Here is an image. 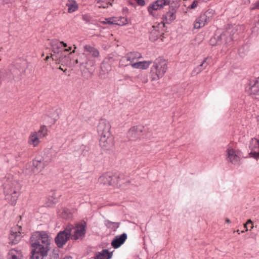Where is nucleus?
I'll return each mask as SVG.
<instances>
[{
	"label": "nucleus",
	"instance_id": "nucleus-1",
	"mask_svg": "<svg viewBox=\"0 0 259 259\" xmlns=\"http://www.w3.org/2000/svg\"><path fill=\"white\" fill-rule=\"evenodd\" d=\"M1 182L5 200L10 205H15L20 194V184L11 174L6 175Z\"/></svg>",
	"mask_w": 259,
	"mask_h": 259
},
{
	"label": "nucleus",
	"instance_id": "nucleus-2",
	"mask_svg": "<svg viewBox=\"0 0 259 259\" xmlns=\"http://www.w3.org/2000/svg\"><path fill=\"white\" fill-rule=\"evenodd\" d=\"M51 238L45 231H37L34 233L30 238L32 247H37L39 249L42 250L46 253L50 250Z\"/></svg>",
	"mask_w": 259,
	"mask_h": 259
},
{
	"label": "nucleus",
	"instance_id": "nucleus-3",
	"mask_svg": "<svg viewBox=\"0 0 259 259\" xmlns=\"http://www.w3.org/2000/svg\"><path fill=\"white\" fill-rule=\"evenodd\" d=\"M167 69L166 61L162 57L156 58L150 68V79L151 81L158 80L165 74Z\"/></svg>",
	"mask_w": 259,
	"mask_h": 259
},
{
	"label": "nucleus",
	"instance_id": "nucleus-4",
	"mask_svg": "<svg viewBox=\"0 0 259 259\" xmlns=\"http://www.w3.org/2000/svg\"><path fill=\"white\" fill-rule=\"evenodd\" d=\"M86 226L85 222L77 224L75 226L71 224L68 225L66 227L70 229V239L73 240L82 239L86 233Z\"/></svg>",
	"mask_w": 259,
	"mask_h": 259
},
{
	"label": "nucleus",
	"instance_id": "nucleus-5",
	"mask_svg": "<svg viewBox=\"0 0 259 259\" xmlns=\"http://www.w3.org/2000/svg\"><path fill=\"white\" fill-rule=\"evenodd\" d=\"M11 70L15 81H18L21 80L25 74L26 61L22 60L20 63H16Z\"/></svg>",
	"mask_w": 259,
	"mask_h": 259
},
{
	"label": "nucleus",
	"instance_id": "nucleus-6",
	"mask_svg": "<svg viewBox=\"0 0 259 259\" xmlns=\"http://www.w3.org/2000/svg\"><path fill=\"white\" fill-rule=\"evenodd\" d=\"M142 58V54L138 52H131L127 53L124 57H122L120 60L119 64L121 66H127L131 65L132 66L133 63H135L137 61Z\"/></svg>",
	"mask_w": 259,
	"mask_h": 259
},
{
	"label": "nucleus",
	"instance_id": "nucleus-7",
	"mask_svg": "<svg viewBox=\"0 0 259 259\" xmlns=\"http://www.w3.org/2000/svg\"><path fill=\"white\" fill-rule=\"evenodd\" d=\"M234 29L229 28L223 33H222L220 36H218V40L216 42L214 41L216 40V38L214 37L211 38L210 42L212 46L219 45L220 44L222 40L224 42L225 45H227L231 42L233 40V35L231 34V33L234 31Z\"/></svg>",
	"mask_w": 259,
	"mask_h": 259
},
{
	"label": "nucleus",
	"instance_id": "nucleus-8",
	"mask_svg": "<svg viewBox=\"0 0 259 259\" xmlns=\"http://www.w3.org/2000/svg\"><path fill=\"white\" fill-rule=\"evenodd\" d=\"M119 177L110 172H107L103 174L99 178V183L104 185L118 186L120 185Z\"/></svg>",
	"mask_w": 259,
	"mask_h": 259
},
{
	"label": "nucleus",
	"instance_id": "nucleus-9",
	"mask_svg": "<svg viewBox=\"0 0 259 259\" xmlns=\"http://www.w3.org/2000/svg\"><path fill=\"white\" fill-rule=\"evenodd\" d=\"M246 90L249 95L259 100V76L249 80Z\"/></svg>",
	"mask_w": 259,
	"mask_h": 259
},
{
	"label": "nucleus",
	"instance_id": "nucleus-10",
	"mask_svg": "<svg viewBox=\"0 0 259 259\" xmlns=\"http://www.w3.org/2000/svg\"><path fill=\"white\" fill-rule=\"evenodd\" d=\"M67 227L63 231H60L55 238V241L57 246L59 247H62L70 238L69 235V230Z\"/></svg>",
	"mask_w": 259,
	"mask_h": 259
},
{
	"label": "nucleus",
	"instance_id": "nucleus-11",
	"mask_svg": "<svg viewBox=\"0 0 259 259\" xmlns=\"http://www.w3.org/2000/svg\"><path fill=\"white\" fill-rule=\"evenodd\" d=\"M166 0H156L151 3L147 7V11L150 15L153 17L156 16L155 11L162 9L164 6L168 5Z\"/></svg>",
	"mask_w": 259,
	"mask_h": 259
},
{
	"label": "nucleus",
	"instance_id": "nucleus-12",
	"mask_svg": "<svg viewBox=\"0 0 259 259\" xmlns=\"http://www.w3.org/2000/svg\"><path fill=\"white\" fill-rule=\"evenodd\" d=\"M227 159L233 164L239 163L241 157V153L239 150H235L231 147H229L227 150Z\"/></svg>",
	"mask_w": 259,
	"mask_h": 259
},
{
	"label": "nucleus",
	"instance_id": "nucleus-13",
	"mask_svg": "<svg viewBox=\"0 0 259 259\" xmlns=\"http://www.w3.org/2000/svg\"><path fill=\"white\" fill-rule=\"evenodd\" d=\"M99 144L104 150L111 149L114 146V138L111 134L99 136Z\"/></svg>",
	"mask_w": 259,
	"mask_h": 259
},
{
	"label": "nucleus",
	"instance_id": "nucleus-14",
	"mask_svg": "<svg viewBox=\"0 0 259 259\" xmlns=\"http://www.w3.org/2000/svg\"><path fill=\"white\" fill-rule=\"evenodd\" d=\"M22 227L19 225H16L12 227L10 230L9 239L12 244H17L22 238Z\"/></svg>",
	"mask_w": 259,
	"mask_h": 259
},
{
	"label": "nucleus",
	"instance_id": "nucleus-15",
	"mask_svg": "<svg viewBox=\"0 0 259 259\" xmlns=\"http://www.w3.org/2000/svg\"><path fill=\"white\" fill-rule=\"evenodd\" d=\"M111 125L108 121L102 119L99 121L97 126V132L99 136L108 135L110 133Z\"/></svg>",
	"mask_w": 259,
	"mask_h": 259
},
{
	"label": "nucleus",
	"instance_id": "nucleus-16",
	"mask_svg": "<svg viewBox=\"0 0 259 259\" xmlns=\"http://www.w3.org/2000/svg\"><path fill=\"white\" fill-rule=\"evenodd\" d=\"M210 14V12L207 11L205 13L200 15L195 20L194 24V28L199 29L204 26L211 19L208 16Z\"/></svg>",
	"mask_w": 259,
	"mask_h": 259
},
{
	"label": "nucleus",
	"instance_id": "nucleus-17",
	"mask_svg": "<svg viewBox=\"0 0 259 259\" xmlns=\"http://www.w3.org/2000/svg\"><path fill=\"white\" fill-rule=\"evenodd\" d=\"M144 130V126L137 125L132 127L128 132V137L131 140H135L140 137Z\"/></svg>",
	"mask_w": 259,
	"mask_h": 259
},
{
	"label": "nucleus",
	"instance_id": "nucleus-18",
	"mask_svg": "<svg viewBox=\"0 0 259 259\" xmlns=\"http://www.w3.org/2000/svg\"><path fill=\"white\" fill-rule=\"evenodd\" d=\"M51 46L52 51L54 54H62L63 52V47H67V45L63 41H60L57 39H53L51 41Z\"/></svg>",
	"mask_w": 259,
	"mask_h": 259
},
{
	"label": "nucleus",
	"instance_id": "nucleus-19",
	"mask_svg": "<svg viewBox=\"0 0 259 259\" xmlns=\"http://www.w3.org/2000/svg\"><path fill=\"white\" fill-rule=\"evenodd\" d=\"M249 148L251 150L250 154L255 158H259V140L255 138L252 139Z\"/></svg>",
	"mask_w": 259,
	"mask_h": 259
},
{
	"label": "nucleus",
	"instance_id": "nucleus-20",
	"mask_svg": "<svg viewBox=\"0 0 259 259\" xmlns=\"http://www.w3.org/2000/svg\"><path fill=\"white\" fill-rule=\"evenodd\" d=\"M126 239L127 234L125 233H123L120 235H117L112 241L111 245L113 248H117L124 243Z\"/></svg>",
	"mask_w": 259,
	"mask_h": 259
},
{
	"label": "nucleus",
	"instance_id": "nucleus-21",
	"mask_svg": "<svg viewBox=\"0 0 259 259\" xmlns=\"http://www.w3.org/2000/svg\"><path fill=\"white\" fill-rule=\"evenodd\" d=\"M176 11L174 9H170L162 16V22L163 24H170L176 19Z\"/></svg>",
	"mask_w": 259,
	"mask_h": 259
},
{
	"label": "nucleus",
	"instance_id": "nucleus-22",
	"mask_svg": "<svg viewBox=\"0 0 259 259\" xmlns=\"http://www.w3.org/2000/svg\"><path fill=\"white\" fill-rule=\"evenodd\" d=\"M31 251V256L30 259H43V258L48 255V252L44 253L42 250L39 249L37 247H32Z\"/></svg>",
	"mask_w": 259,
	"mask_h": 259
},
{
	"label": "nucleus",
	"instance_id": "nucleus-23",
	"mask_svg": "<svg viewBox=\"0 0 259 259\" xmlns=\"http://www.w3.org/2000/svg\"><path fill=\"white\" fill-rule=\"evenodd\" d=\"M40 138L36 135V131L32 132L29 136L28 143L33 147H37L40 143Z\"/></svg>",
	"mask_w": 259,
	"mask_h": 259
},
{
	"label": "nucleus",
	"instance_id": "nucleus-24",
	"mask_svg": "<svg viewBox=\"0 0 259 259\" xmlns=\"http://www.w3.org/2000/svg\"><path fill=\"white\" fill-rule=\"evenodd\" d=\"M208 57L205 58L202 63L198 66L194 68L192 71V75L194 76L200 73L208 65V63L206 62Z\"/></svg>",
	"mask_w": 259,
	"mask_h": 259
},
{
	"label": "nucleus",
	"instance_id": "nucleus-25",
	"mask_svg": "<svg viewBox=\"0 0 259 259\" xmlns=\"http://www.w3.org/2000/svg\"><path fill=\"white\" fill-rule=\"evenodd\" d=\"M151 63V61H139L133 63L132 67L136 69H146L149 68Z\"/></svg>",
	"mask_w": 259,
	"mask_h": 259
},
{
	"label": "nucleus",
	"instance_id": "nucleus-26",
	"mask_svg": "<svg viewBox=\"0 0 259 259\" xmlns=\"http://www.w3.org/2000/svg\"><path fill=\"white\" fill-rule=\"evenodd\" d=\"M84 51L93 57H98L99 56V51L90 45H86L84 46Z\"/></svg>",
	"mask_w": 259,
	"mask_h": 259
},
{
	"label": "nucleus",
	"instance_id": "nucleus-27",
	"mask_svg": "<svg viewBox=\"0 0 259 259\" xmlns=\"http://www.w3.org/2000/svg\"><path fill=\"white\" fill-rule=\"evenodd\" d=\"M46 165V162L41 159H35L33 161V165L38 172L41 171L45 168Z\"/></svg>",
	"mask_w": 259,
	"mask_h": 259
},
{
	"label": "nucleus",
	"instance_id": "nucleus-28",
	"mask_svg": "<svg viewBox=\"0 0 259 259\" xmlns=\"http://www.w3.org/2000/svg\"><path fill=\"white\" fill-rule=\"evenodd\" d=\"M112 255V252H109L107 249H103L97 253L95 259H110Z\"/></svg>",
	"mask_w": 259,
	"mask_h": 259
},
{
	"label": "nucleus",
	"instance_id": "nucleus-29",
	"mask_svg": "<svg viewBox=\"0 0 259 259\" xmlns=\"http://www.w3.org/2000/svg\"><path fill=\"white\" fill-rule=\"evenodd\" d=\"M22 254L20 250L12 249L8 253V259H22Z\"/></svg>",
	"mask_w": 259,
	"mask_h": 259
},
{
	"label": "nucleus",
	"instance_id": "nucleus-30",
	"mask_svg": "<svg viewBox=\"0 0 259 259\" xmlns=\"http://www.w3.org/2000/svg\"><path fill=\"white\" fill-rule=\"evenodd\" d=\"M66 6L68 7V12L72 13L78 9V6L75 0H67Z\"/></svg>",
	"mask_w": 259,
	"mask_h": 259
},
{
	"label": "nucleus",
	"instance_id": "nucleus-31",
	"mask_svg": "<svg viewBox=\"0 0 259 259\" xmlns=\"http://www.w3.org/2000/svg\"><path fill=\"white\" fill-rule=\"evenodd\" d=\"M123 21L119 22V20L113 19V18H109L105 19L103 23L105 24H115L117 25H123L126 23L127 20L124 18H122Z\"/></svg>",
	"mask_w": 259,
	"mask_h": 259
},
{
	"label": "nucleus",
	"instance_id": "nucleus-32",
	"mask_svg": "<svg viewBox=\"0 0 259 259\" xmlns=\"http://www.w3.org/2000/svg\"><path fill=\"white\" fill-rule=\"evenodd\" d=\"M36 133V135L40 139H42L48 135V128L46 125H41Z\"/></svg>",
	"mask_w": 259,
	"mask_h": 259
},
{
	"label": "nucleus",
	"instance_id": "nucleus-33",
	"mask_svg": "<svg viewBox=\"0 0 259 259\" xmlns=\"http://www.w3.org/2000/svg\"><path fill=\"white\" fill-rule=\"evenodd\" d=\"M99 8H106L111 5V1L113 0H96Z\"/></svg>",
	"mask_w": 259,
	"mask_h": 259
},
{
	"label": "nucleus",
	"instance_id": "nucleus-34",
	"mask_svg": "<svg viewBox=\"0 0 259 259\" xmlns=\"http://www.w3.org/2000/svg\"><path fill=\"white\" fill-rule=\"evenodd\" d=\"M104 224L108 228H110L114 230L117 229L120 225L119 223L111 222L108 220L104 221Z\"/></svg>",
	"mask_w": 259,
	"mask_h": 259
},
{
	"label": "nucleus",
	"instance_id": "nucleus-35",
	"mask_svg": "<svg viewBox=\"0 0 259 259\" xmlns=\"http://www.w3.org/2000/svg\"><path fill=\"white\" fill-rule=\"evenodd\" d=\"M254 26L252 27V32L257 34L259 32V16L255 17L254 22Z\"/></svg>",
	"mask_w": 259,
	"mask_h": 259
},
{
	"label": "nucleus",
	"instance_id": "nucleus-36",
	"mask_svg": "<svg viewBox=\"0 0 259 259\" xmlns=\"http://www.w3.org/2000/svg\"><path fill=\"white\" fill-rule=\"evenodd\" d=\"M258 9L259 10V0L256 2L250 8L251 10Z\"/></svg>",
	"mask_w": 259,
	"mask_h": 259
},
{
	"label": "nucleus",
	"instance_id": "nucleus-37",
	"mask_svg": "<svg viewBox=\"0 0 259 259\" xmlns=\"http://www.w3.org/2000/svg\"><path fill=\"white\" fill-rule=\"evenodd\" d=\"M198 2L197 1H194L192 4L189 6V8L191 9L196 8L198 6Z\"/></svg>",
	"mask_w": 259,
	"mask_h": 259
},
{
	"label": "nucleus",
	"instance_id": "nucleus-38",
	"mask_svg": "<svg viewBox=\"0 0 259 259\" xmlns=\"http://www.w3.org/2000/svg\"><path fill=\"white\" fill-rule=\"evenodd\" d=\"M136 2L139 6H144L145 5V2L144 0H137Z\"/></svg>",
	"mask_w": 259,
	"mask_h": 259
},
{
	"label": "nucleus",
	"instance_id": "nucleus-39",
	"mask_svg": "<svg viewBox=\"0 0 259 259\" xmlns=\"http://www.w3.org/2000/svg\"><path fill=\"white\" fill-rule=\"evenodd\" d=\"M245 48H246V51H247V50H248V46L247 45H244V46H243L241 48H240L239 49V53L240 54H241V53L245 54V52L244 53V52H243V51H242V50H243Z\"/></svg>",
	"mask_w": 259,
	"mask_h": 259
},
{
	"label": "nucleus",
	"instance_id": "nucleus-40",
	"mask_svg": "<svg viewBox=\"0 0 259 259\" xmlns=\"http://www.w3.org/2000/svg\"><path fill=\"white\" fill-rule=\"evenodd\" d=\"M15 1L16 0H3V2L6 4H12L13 3L15 2Z\"/></svg>",
	"mask_w": 259,
	"mask_h": 259
},
{
	"label": "nucleus",
	"instance_id": "nucleus-41",
	"mask_svg": "<svg viewBox=\"0 0 259 259\" xmlns=\"http://www.w3.org/2000/svg\"><path fill=\"white\" fill-rule=\"evenodd\" d=\"M51 57L52 58L53 60H56L57 61L58 60V59L57 58V56L54 54H52L51 55Z\"/></svg>",
	"mask_w": 259,
	"mask_h": 259
},
{
	"label": "nucleus",
	"instance_id": "nucleus-42",
	"mask_svg": "<svg viewBox=\"0 0 259 259\" xmlns=\"http://www.w3.org/2000/svg\"><path fill=\"white\" fill-rule=\"evenodd\" d=\"M71 47H69L68 48L66 49H63V51L64 52H69L70 50H71Z\"/></svg>",
	"mask_w": 259,
	"mask_h": 259
},
{
	"label": "nucleus",
	"instance_id": "nucleus-43",
	"mask_svg": "<svg viewBox=\"0 0 259 259\" xmlns=\"http://www.w3.org/2000/svg\"><path fill=\"white\" fill-rule=\"evenodd\" d=\"M142 81L143 83H147L148 82V78L147 77H144Z\"/></svg>",
	"mask_w": 259,
	"mask_h": 259
},
{
	"label": "nucleus",
	"instance_id": "nucleus-44",
	"mask_svg": "<svg viewBox=\"0 0 259 259\" xmlns=\"http://www.w3.org/2000/svg\"><path fill=\"white\" fill-rule=\"evenodd\" d=\"M246 223L247 224V225H248L249 224L252 225V222L251 221V220H248Z\"/></svg>",
	"mask_w": 259,
	"mask_h": 259
},
{
	"label": "nucleus",
	"instance_id": "nucleus-45",
	"mask_svg": "<svg viewBox=\"0 0 259 259\" xmlns=\"http://www.w3.org/2000/svg\"><path fill=\"white\" fill-rule=\"evenodd\" d=\"M247 224L245 223L244 225V227L246 228V230H245V231H248V229L247 228Z\"/></svg>",
	"mask_w": 259,
	"mask_h": 259
},
{
	"label": "nucleus",
	"instance_id": "nucleus-46",
	"mask_svg": "<svg viewBox=\"0 0 259 259\" xmlns=\"http://www.w3.org/2000/svg\"><path fill=\"white\" fill-rule=\"evenodd\" d=\"M226 222L227 223H230L231 222V221H230V219H226Z\"/></svg>",
	"mask_w": 259,
	"mask_h": 259
},
{
	"label": "nucleus",
	"instance_id": "nucleus-47",
	"mask_svg": "<svg viewBox=\"0 0 259 259\" xmlns=\"http://www.w3.org/2000/svg\"><path fill=\"white\" fill-rule=\"evenodd\" d=\"M63 259H72V258L70 256H66Z\"/></svg>",
	"mask_w": 259,
	"mask_h": 259
},
{
	"label": "nucleus",
	"instance_id": "nucleus-48",
	"mask_svg": "<svg viewBox=\"0 0 259 259\" xmlns=\"http://www.w3.org/2000/svg\"><path fill=\"white\" fill-rule=\"evenodd\" d=\"M74 46V50H73V51H72V53H74V52H75V49H76V47L75 46Z\"/></svg>",
	"mask_w": 259,
	"mask_h": 259
},
{
	"label": "nucleus",
	"instance_id": "nucleus-49",
	"mask_svg": "<svg viewBox=\"0 0 259 259\" xmlns=\"http://www.w3.org/2000/svg\"><path fill=\"white\" fill-rule=\"evenodd\" d=\"M20 155H21L20 153H19L18 154V155H17V156H16V157L17 158V157H20Z\"/></svg>",
	"mask_w": 259,
	"mask_h": 259
},
{
	"label": "nucleus",
	"instance_id": "nucleus-50",
	"mask_svg": "<svg viewBox=\"0 0 259 259\" xmlns=\"http://www.w3.org/2000/svg\"><path fill=\"white\" fill-rule=\"evenodd\" d=\"M49 56H47L46 58V60H47L49 59Z\"/></svg>",
	"mask_w": 259,
	"mask_h": 259
},
{
	"label": "nucleus",
	"instance_id": "nucleus-51",
	"mask_svg": "<svg viewBox=\"0 0 259 259\" xmlns=\"http://www.w3.org/2000/svg\"><path fill=\"white\" fill-rule=\"evenodd\" d=\"M7 162L8 163H10V160H9V159H7Z\"/></svg>",
	"mask_w": 259,
	"mask_h": 259
},
{
	"label": "nucleus",
	"instance_id": "nucleus-52",
	"mask_svg": "<svg viewBox=\"0 0 259 259\" xmlns=\"http://www.w3.org/2000/svg\"><path fill=\"white\" fill-rule=\"evenodd\" d=\"M253 228V225L252 224L251 226H250V229H252Z\"/></svg>",
	"mask_w": 259,
	"mask_h": 259
},
{
	"label": "nucleus",
	"instance_id": "nucleus-53",
	"mask_svg": "<svg viewBox=\"0 0 259 259\" xmlns=\"http://www.w3.org/2000/svg\"><path fill=\"white\" fill-rule=\"evenodd\" d=\"M237 233H238V234H240V233L239 232V230H237Z\"/></svg>",
	"mask_w": 259,
	"mask_h": 259
},
{
	"label": "nucleus",
	"instance_id": "nucleus-54",
	"mask_svg": "<svg viewBox=\"0 0 259 259\" xmlns=\"http://www.w3.org/2000/svg\"><path fill=\"white\" fill-rule=\"evenodd\" d=\"M59 69H61V70H63V69H62V68H61V67H60V68H59Z\"/></svg>",
	"mask_w": 259,
	"mask_h": 259
},
{
	"label": "nucleus",
	"instance_id": "nucleus-55",
	"mask_svg": "<svg viewBox=\"0 0 259 259\" xmlns=\"http://www.w3.org/2000/svg\"><path fill=\"white\" fill-rule=\"evenodd\" d=\"M78 60H76V63H78Z\"/></svg>",
	"mask_w": 259,
	"mask_h": 259
},
{
	"label": "nucleus",
	"instance_id": "nucleus-56",
	"mask_svg": "<svg viewBox=\"0 0 259 259\" xmlns=\"http://www.w3.org/2000/svg\"><path fill=\"white\" fill-rule=\"evenodd\" d=\"M244 232H245V231L243 230V231H242L241 232V233H244Z\"/></svg>",
	"mask_w": 259,
	"mask_h": 259
},
{
	"label": "nucleus",
	"instance_id": "nucleus-57",
	"mask_svg": "<svg viewBox=\"0 0 259 259\" xmlns=\"http://www.w3.org/2000/svg\"><path fill=\"white\" fill-rule=\"evenodd\" d=\"M153 33H154V32H153V31H152V32H151V34H153Z\"/></svg>",
	"mask_w": 259,
	"mask_h": 259
}]
</instances>
